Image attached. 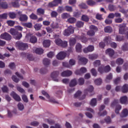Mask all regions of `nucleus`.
Returning <instances> with one entry per match:
<instances>
[{"label": "nucleus", "mask_w": 128, "mask_h": 128, "mask_svg": "<svg viewBox=\"0 0 128 128\" xmlns=\"http://www.w3.org/2000/svg\"><path fill=\"white\" fill-rule=\"evenodd\" d=\"M18 108L20 110H22L24 108V104L22 103H19L18 105Z\"/></svg>", "instance_id": "4d7b16f0"}, {"label": "nucleus", "mask_w": 128, "mask_h": 128, "mask_svg": "<svg viewBox=\"0 0 128 128\" xmlns=\"http://www.w3.org/2000/svg\"><path fill=\"white\" fill-rule=\"evenodd\" d=\"M112 73H110L106 77V82H108V80H112Z\"/></svg>", "instance_id": "603ef678"}, {"label": "nucleus", "mask_w": 128, "mask_h": 128, "mask_svg": "<svg viewBox=\"0 0 128 128\" xmlns=\"http://www.w3.org/2000/svg\"><path fill=\"white\" fill-rule=\"evenodd\" d=\"M21 56H24V58H27L29 60H34V58L32 54H30L28 53L22 52L21 54Z\"/></svg>", "instance_id": "4468645a"}, {"label": "nucleus", "mask_w": 128, "mask_h": 128, "mask_svg": "<svg viewBox=\"0 0 128 128\" xmlns=\"http://www.w3.org/2000/svg\"><path fill=\"white\" fill-rule=\"evenodd\" d=\"M111 70L110 66L108 65L104 68L102 66H100L98 68V72H100V74H103L104 72H110Z\"/></svg>", "instance_id": "6e6552de"}, {"label": "nucleus", "mask_w": 128, "mask_h": 128, "mask_svg": "<svg viewBox=\"0 0 128 128\" xmlns=\"http://www.w3.org/2000/svg\"><path fill=\"white\" fill-rule=\"evenodd\" d=\"M118 102V100H115L114 101L112 102L111 106L112 108H114V106H116V108L115 109V112L116 114H118L120 112V110H122V106L120 105H117Z\"/></svg>", "instance_id": "0eeeda50"}, {"label": "nucleus", "mask_w": 128, "mask_h": 128, "mask_svg": "<svg viewBox=\"0 0 128 128\" xmlns=\"http://www.w3.org/2000/svg\"><path fill=\"white\" fill-rule=\"evenodd\" d=\"M22 100L24 102H28V96L26 94H23L22 96Z\"/></svg>", "instance_id": "8fccbe9b"}, {"label": "nucleus", "mask_w": 128, "mask_h": 128, "mask_svg": "<svg viewBox=\"0 0 128 128\" xmlns=\"http://www.w3.org/2000/svg\"><path fill=\"white\" fill-rule=\"evenodd\" d=\"M11 96H12V98L16 100V102H20L22 99L20 98V96H18V94H16L14 92H12L10 94Z\"/></svg>", "instance_id": "f8f14e48"}, {"label": "nucleus", "mask_w": 128, "mask_h": 128, "mask_svg": "<svg viewBox=\"0 0 128 128\" xmlns=\"http://www.w3.org/2000/svg\"><path fill=\"white\" fill-rule=\"evenodd\" d=\"M70 52H72V48L68 50L67 52H60L57 54L56 58L60 60H64L66 54H70Z\"/></svg>", "instance_id": "f03ea898"}, {"label": "nucleus", "mask_w": 128, "mask_h": 128, "mask_svg": "<svg viewBox=\"0 0 128 128\" xmlns=\"http://www.w3.org/2000/svg\"><path fill=\"white\" fill-rule=\"evenodd\" d=\"M68 22L70 24H74L76 22V19L74 18H70L68 20Z\"/></svg>", "instance_id": "58836bf2"}, {"label": "nucleus", "mask_w": 128, "mask_h": 128, "mask_svg": "<svg viewBox=\"0 0 128 128\" xmlns=\"http://www.w3.org/2000/svg\"><path fill=\"white\" fill-rule=\"evenodd\" d=\"M122 92L124 94H126V92H128V85L126 84H125L122 88Z\"/></svg>", "instance_id": "7c9ffc66"}, {"label": "nucleus", "mask_w": 128, "mask_h": 128, "mask_svg": "<svg viewBox=\"0 0 128 128\" xmlns=\"http://www.w3.org/2000/svg\"><path fill=\"white\" fill-rule=\"evenodd\" d=\"M16 46L21 50H24L28 48V44L23 43L20 42H16Z\"/></svg>", "instance_id": "20e7f679"}, {"label": "nucleus", "mask_w": 128, "mask_h": 128, "mask_svg": "<svg viewBox=\"0 0 128 128\" xmlns=\"http://www.w3.org/2000/svg\"><path fill=\"white\" fill-rule=\"evenodd\" d=\"M76 40L74 38H71L70 40V46H74V44H76Z\"/></svg>", "instance_id": "72a5a7b5"}, {"label": "nucleus", "mask_w": 128, "mask_h": 128, "mask_svg": "<svg viewBox=\"0 0 128 128\" xmlns=\"http://www.w3.org/2000/svg\"><path fill=\"white\" fill-rule=\"evenodd\" d=\"M42 24H36L34 26V28L36 30H40V28H42Z\"/></svg>", "instance_id": "a19ab883"}, {"label": "nucleus", "mask_w": 128, "mask_h": 128, "mask_svg": "<svg viewBox=\"0 0 128 128\" xmlns=\"http://www.w3.org/2000/svg\"><path fill=\"white\" fill-rule=\"evenodd\" d=\"M124 40V37L123 36H116V42H122Z\"/></svg>", "instance_id": "c9c22d12"}, {"label": "nucleus", "mask_w": 128, "mask_h": 128, "mask_svg": "<svg viewBox=\"0 0 128 128\" xmlns=\"http://www.w3.org/2000/svg\"><path fill=\"white\" fill-rule=\"evenodd\" d=\"M102 81L100 78H98L94 80V82L97 86H100V84H102Z\"/></svg>", "instance_id": "864d4df0"}, {"label": "nucleus", "mask_w": 128, "mask_h": 128, "mask_svg": "<svg viewBox=\"0 0 128 128\" xmlns=\"http://www.w3.org/2000/svg\"><path fill=\"white\" fill-rule=\"evenodd\" d=\"M119 27V34H124L126 30V24H120L118 26Z\"/></svg>", "instance_id": "9d476101"}, {"label": "nucleus", "mask_w": 128, "mask_h": 128, "mask_svg": "<svg viewBox=\"0 0 128 128\" xmlns=\"http://www.w3.org/2000/svg\"><path fill=\"white\" fill-rule=\"evenodd\" d=\"M80 8H88V6L84 3H82L79 5Z\"/></svg>", "instance_id": "338daca9"}, {"label": "nucleus", "mask_w": 128, "mask_h": 128, "mask_svg": "<svg viewBox=\"0 0 128 128\" xmlns=\"http://www.w3.org/2000/svg\"><path fill=\"white\" fill-rule=\"evenodd\" d=\"M64 8L65 10H66V12H72V6H66Z\"/></svg>", "instance_id": "de8ad7c7"}, {"label": "nucleus", "mask_w": 128, "mask_h": 128, "mask_svg": "<svg viewBox=\"0 0 128 128\" xmlns=\"http://www.w3.org/2000/svg\"><path fill=\"white\" fill-rule=\"evenodd\" d=\"M88 20H90V18H88V16L83 15L82 16V20H84V22H88Z\"/></svg>", "instance_id": "3c124183"}, {"label": "nucleus", "mask_w": 128, "mask_h": 128, "mask_svg": "<svg viewBox=\"0 0 128 128\" xmlns=\"http://www.w3.org/2000/svg\"><path fill=\"white\" fill-rule=\"evenodd\" d=\"M106 54H108L110 56H112L114 54V50L112 48H108L106 50Z\"/></svg>", "instance_id": "b1692460"}, {"label": "nucleus", "mask_w": 128, "mask_h": 128, "mask_svg": "<svg viewBox=\"0 0 128 128\" xmlns=\"http://www.w3.org/2000/svg\"><path fill=\"white\" fill-rule=\"evenodd\" d=\"M43 63L44 66H48V64H50V60H48V58H46L43 60Z\"/></svg>", "instance_id": "79ce46f5"}, {"label": "nucleus", "mask_w": 128, "mask_h": 128, "mask_svg": "<svg viewBox=\"0 0 128 128\" xmlns=\"http://www.w3.org/2000/svg\"><path fill=\"white\" fill-rule=\"evenodd\" d=\"M94 47L93 46H89L88 48H85L84 50V52L86 54L88 52H94Z\"/></svg>", "instance_id": "f3484780"}, {"label": "nucleus", "mask_w": 128, "mask_h": 128, "mask_svg": "<svg viewBox=\"0 0 128 128\" xmlns=\"http://www.w3.org/2000/svg\"><path fill=\"white\" fill-rule=\"evenodd\" d=\"M43 46L44 48H48L50 46V40H45L43 42Z\"/></svg>", "instance_id": "c85d7f7f"}, {"label": "nucleus", "mask_w": 128, "mask_h": 128, "mask_svg": "<svg viewBox=\"0 0 128 128\" xmlns=\"http://www.w3.org/2000/svg\"><path fill=\"white\" fill-rule=\"evenodd\" d=\"M0 38L6 40H12V36H10V34L7 32L2 34L0 35Z\"/></svg>", "instance_id": "9b49d317"}, {"label": "nucleus", "mask_w": 128, "mask_h": 128, "mask_svg": "<svg viewBox=\"0 0 128 128\" xmlns=\"http://www.w3.org/2000/svg\"><path fill=\"white\" fill-rule=\"evenodd\" d=\"M74 28L72 26H70L68 27L67 29H66L64 32L63 34L65 36H70L72 34H74Z\"/></svg>", "instance_id": "423d86ee"}, {"label": "nucleus", "mask_w": 128, "mask_h": 128, "mask_svg": "<svg viewBox=\"0 0 128 128\" xmlns=\"http://www.w3.org/2000/svg\"><path fill=\"white\" fill-rule=\"evenodd\" d=\"M104 42L106 44H110V36L108 37H106L104 39Z\"/></svg>", "instance_id": "ea45409f"}, {"label": "nucleus", "mask_w": 128, "mask_h": 128, "mask_svg": "<svg viewBox=\"0 0 128 128\" xmlns=\"http://www.w3.org/2000/svg\"><path fill=\"white\" fill-rule=\"evenodd\" d=\"M18 2H20V0H12L10 3V4L12 5L14 8H18V6H20Z\"/></svg>", "instance_id": "5701e85b"}, {"label": "nucleus", "mask_w": 128, "mask_h": 128, "mask_svg": "<svg viewBox=\"0 0 128 128\" xmlns=\"http://www.w3.org/2000/svg\"><path fill=\"white\" fill-rule=\"evenodd\" d=\"M16 89L18 90V92H21V94H25L26 91H24V88H22L20 86H17Z\"/></svg>", "instance_id": "a18cd8bd"}, {"label": "nucleus", "mask_w": 128, "mask_h": 128, "mask_svg": "<svg viewBox=\"0 0 128 128\" xmlns=\"http://www.w3.org/2000/svg\"><path fill=\"white\" fill-rule=\"evenodd\" d=\"M25 40L26 42H28V40H30L32 44H36V42H38V38H36V36H32V34H30V33H29L26 35L25 38Z\"/></svg>", "instance_id": "7ed1b4c3"}, {"label": "nucleus", "mask_w": 128, "mask_h": 128, "mask_svg": "<svg viewBox=\"0 0 128 128\" xmlns=\"http://www.w3.org/2000/svg\"><path fill=\"white\" fill-rule=\"evenodd\" d=\"M116 64H124V59L122 58H118L116 60Z\"/></svg>", "instance_id": "37998d69"}, {"label": "nucleus", "mask_w": 128, "mask_h": 128, "mask_svg": "<svg viewBox=\"0 0 128 128\" xmlns=\"http://www.w3.org/2000/svg\"><path fill=\"white\" fill-rule=\"evenodd\" d=\"M28 16L26 14H22L20 16V22H26L28 20Z\"/></svg>", "instance_id": "c756f323"}, {"label": "nucleus", "mask_w": 128, "mask_h": 128, "mask_svg": "<svg viewBox=\"0 0 128 128\" xmlns=\"http://www.w3.org/2000/svg\"><path fill=\"white\" fill-rule=\"evenodd\" d=\"M76 40H80L82 42L86 44L88 42V38L84 36H77L76 37Z\"/></svg>", "instance_id": "393cba45"}, {"label": "nucleus", "mask_w": 128, "mask_h": 128, "mask_svg": "<svg viewBox=\"0 0 128 128\" xmlns=\"http://www.w3.org/2000/svg\"><path fill=\"white\" fill-rule=\"evenodd\" d=\"M94 66H98L100 64V60H96L93 64Z\"/></svg>", "instance_id": "680f3d73"}, {"label": "nucleus", "mask_w": 128, "mask_h": 128, "mask_svg": "<svg viewBox=\"0 0 128 128\" xmlns=\"http://www.w3.org/2000/svg\"><path fill=\"white\" fill-rule=\"evenodd\" d=\"M55 44L59 46H62V48H66L68 46V42L62 41L60 38H56L55 40Z\"/></svg>", "instance_id": "39448f33"}, {"label": "nucleus", "mask_w": 128, "mask_h": 128, "mask_svg": "<svg viewBox=\"0 0 128 128\" xmlns=\"http://www.w3.org/2000/svg\"><path fill=\"white\" fill-rule=\"evenodd\" d=\"M86 72V68L84 67L80 68V70H77L76 71V74H82Z\"/></svg>", "instance_id": "6ab92c4d"}, {"label": "nucleus", "mask_w": 128, "mask_h": 128, "mask_svg": "<svg viewBox=\"0 0 128 128\" xmlns=\"http://www.w3.org/2000/svg\"><path fill=\"white\" fill-rule=\"evenodd\" d=\"M51 16L52 18H56V16H58V12H55V11H53L51 12Z\"/></svg>", "instance_id": "69168bd1"}, {"label": "nucleus", "mask_w": 128, "mask_h": 128, "mask_svg": "<svg viewBox=\"0 0 128 128\" xmlns=\"http://www.w3.org/2000/svg\"><path fill=\"white\" fill-rule=\"evenodd\" d=\"M90 106H96V98H94L90 102Z\"/></svg>", "instance_id": "473e14b6"}, {"label": "nucleus", "mask_w": 128, "mask_h": 128, "mask_svg": "<svg viewBox=\"0 0 128 128\" xmlns=\"http://www.w3.org/2000/svg\"><path fill=\"white\" fill-rule=\"evenodd\" d=\"M76 79L72 80L70 84V88L76 86Z\"/></svg>", "instance_id": "f704fd0d"}, {"label": "nucleus", "mask_w": 128, "mask_h": 128, "mask_svg": "<svg viewBox=\"0 0 128 128\" xmlns=\"http://www.w3.org/2000/svg\"><path fill=\"white\" fill-rule=\"evenodd\" d=\"M6 22L10 26H14V20H8Z\"/></svg>", "instance_id": "09e8293b"}, {"label": "nucleus", "mask_w": 128, "mask_h": 128, "mask_svg": "<svg viewBox=\"0 0 128 128\" xmlns=\"http://www.w3.org/2000/svg\"><path fill=\"white\" fill-rule=\"evenodd\" d=\"M120 102L122 104H126L128 102V97L126 96H123L120 98Z\"/></svg>", "instance_id": "aec40b11"}, {"label": "nucleus", "mask_w": 128, "mask_h": 128, "mask_svg": "<svg viewBox=\"0 0 128 128\" xmlns=\"http://www.w3.org/2000/svg\"><path fill=\"white\" fill-rule=\"evenodd\" d=\"M10 32L16 40H20L22 36V33L18 32L16 31L14 28H11L10 30Z\"/></svg>", "instance_id": "f257e3e1"}, {"label": "nucleus", "mask_w": 128, "mask_h": 128, "mask_svg": "<svg viewBox=\"0 0 128 128\" xmlns=\"http://www.w3.org/2000/svg\"><path fill=\"white\" fill-rule=\"evenodd\" d=\"M71 74H72V72L70 70L64 71L61 73L62 76H70Z\"/></svg>", "instance_id": "a211bd4d"}, {"label": "nucleus", "mask_w": 128, "mask_h": 128, "mask_svg": "<svg viewBox=\"0 0 128 128\" xmlns=\"http://www.w3.org/2000/svg\"><path fill=\"white\" fill-rule=\"evenodd\" d=\"M122 50H124V52L128 50V43H124L122 46Z\"/></svg>", "instance_id": "e433bc0d"}, {"label": "nucleus", "mask_w": 128, "mask_h": 128, "mask_svg": "<svg viewBox=\"0 0 128 128\" xmlns=\"http://www.w3.org/2000/svg\"><path fill=\"white\" fill-rule=\"evenodd\" d=\"M105 32H112V28L110 26H106L104 28Z\"/></svg>", "instance_id": "2f4dec72"}, {"label": "nucleus", "mask_w": 128, "mask_h": 128, "mask_svg": "<svg viewBox=\"0 0 128 128\" xmlns=\"http://www.w3.org/2000/svg\"><path fill=\"white\" fill-rule=\"evenodd\" d=\"M108 8L110 12H114L116 10V6L113 5H110Z\"/></svg>", "instance_id": "774afa93"}, {"label": "nucleus", "mask_w": 128, "mask_h": 128, "mask_svg": "<svg viewBox=\"0 0 128 128\" xmlns=\"http://www.w3.org/2000/svg\"><path fill=\"white\" fill-rule=\"evenodd\" d=\"M44 122H48L49 124H54V121L52 120L45 119Z\"/></svg>", "instance_id": "13d9d810"}, {"label": "nucleus", "mask_w": 128, "mask_h": 128, "mask_svg": "<svg viewBox=\"0 0 128 128\" xmlns=\"http://www.w3.org/2000/svg\"><path fill=\"white\" fill-rule=\"evenodd\" d=\"M128 109L126 108H125L124 109L122 112V114L120 115V116L122 118H126V116H128Z\"/></svg>", "instance_id": "cd10ccee"}, {"label": "nucleus", "mask_w": 128, "mask_h": 128, "mask_svg": "<svg viewBox=\"0 0 128 128\" xmlns=\"http://www.w3.org/2000/svg\"><path fill=\"white\" fill-rule=\"evenodd\" d=\"M70 15L68 13H63L62 14V18H70Z\"/></svg>", "instance_id": "5fc2aeb1"}, {"label": "nucleus", "mask_w": 128, "mask_h": 128, "mask_svg": "<svg viewBox=\"0 0 128 128\" xmlns=\"http://www.w3.org/2000/svg\"><path fill=\"white\" fill-rule=\"evenodd\" d=\"M91 74L94 76H96V74H98V72H96V70L94 68L91 70Z\"/></svg>", "instance_id": "e2e57ef3"}, {"label": "nucleus", "mask_w": 128, "mask_h": 128, "mask_svg": "<svg viewBox=\"0 0 128 128\" xmlns=\"http://www.w3.org/2000/svg\"><path fill=\"white\" fill-rule=\"evenodd\" d=\"M90 30L87 32L88 36H94V32L98 30V28L94 25H92L90 26Z\"/></svg>", "instance_id": "1a4fd4ad"}, {"label": "nucleus", "mask_w": 128, "mask_h": 128, "mask_svg": "<svg viewBox=\"0 0 128 128\" xmlns=\"http://www.w3.org/2000/svg\"><path fill=\"white\" fill-rule=\"evenodd\" d=\"M42 94L44 96H46V98L49 102H54V100H52V98L50 96V95H48V94L44 90L42 91Z\"/></svg>", "instance_id": "a878e982"}, {"label": "nucleus", "mask_w": 128, "mask_h": 128, "mask_svg": "<svg viewBox=\"0 0 128 128\" xmlns=\"http://www.w3.org/2000/svg\"><path fill=\"white\" fill-rule=\"evenodd\" d=\"M98 58V54H92L89 55L90 60H96Z\"/></svg>", "instance_id": "49530a36"}, {"label": "nucleus", "mask_w": 128, "mask_h": 128, "mask_svg": "<svg viewBox=\"0 0 128 128\" xmlns=\"http://www.w3.org/2000/svg\"><path fill=\"white\" fill-rule=\"evenodd\" d=\"M74 97L79 98V100H84L86 98L85 96H82V92L78 90L74 95Z\"/></svg>", "instance_id": "ddd939ff"}, {"label": "nucleus", "mask_w": 128, "mask_h": 128, "mask_svg": "<svg viewBox=\"0 0 128 128\" xmlns=\"http://www.w3.org/2000/svg\"><path fill=\"white\" fill-rule=\"evenodd\" d=\"M78 84L80 86H82L84 84V79L82 78H80L78 80Z\"/></svg>", "instance_id": "c03bdc74"}, {"label": "nucleus", "mask_w": 128, "mask_h": 128, "mask_svg": "<svg viewBox=\"0 0 128 128\" xmlns=\"http://www.w3.org/2000/svg\"><path fill=\"white\" fill-rule=\"evenodd\" d=\"M22 26H26V28H30L32 26V24L30 22L23 24Z\"/></svg>", "instance_id": "6e6d98bb"}, {"label": "nucleus", "mask_w": 128, "mask_h": 128, "mask_svg": "<svg viewBox=\"0 0 128 128\" xmlns=\"http://www.w3.org/2000/svg\"><path fill=\"white\" fill-rule=\"evenodd\" d=\"M82 44H77L76 46V52H82Z\"/></svg>", "instance_id": "bb28decb"}, {"label": "nucleus", "mask_w": 128, "mask_h": 128, "mask_svg": "<svg viewBox=\"0 0 128 128\" xmlns=\"http://www.w3.org/2000/svg\"><path fill=\"white\" fill-rule=\"evenodd\" d=\"M9 16L12 19L16 18V14L14 12H10L9 13Z\"/></svg>", "instance_id": "bf43d9fd"}, {"label": "nucleus", "mask_w": 128, "mask_h": 128, "mask_svg": "<svg viewBox=\"0 0 128 128\" xmlns=\"http://www.w3.org/2000/svg\"><path fill=\"white\" fill-rule=\"evenodd\" d=\"M33 50L34 52H35L37 54H42L44 52V50H42V48H34L33 49Z\"/></svg>", "instance_id": "4be33fe9"}, {"label": "nucleus", "mask_w": 128, "mask_h": 128, "mask_svg": "<svg viewBox=\"0 0 128 128\" xmlns=\"http://www.w3.org/2000/svg\"><path fill=\"white\" fill-rule=\"evenodd\" d=\"M86 92H94V86H89L88 88L86 90Z\"/></svg>", "instance_id": "052dcab7"}, {"label": "nucleus", "mask_w": 128, "mask_h": 128, "mask_svg": "<svg viewBox=\"0 0 128 128\" xmlns=\"http://www.w3.org/2000/svg\"><path fill=\"white\" fill-rule=\"evenodd\" d=\"M78 58L79 62L81 64H86V63L88 62V59L80 56H78Z\"/></svg>", "instance_id": "412c9836"}, {"label": "nucleus", "mask_w": 128, "mask_h": 128, "mask_svg": "<svg viewBox=\"0 0 128 128\" xmlns=\"http://www.w3.org/2000/svg\"><path fill=\"white\" fill-rule=\"evenodd\" d=\"M58 74H60V72H58V71L54 72L52 74L51 77L52 78H53V80H54V82H58V80L56 78Z\"/></svg>", "instance_id": "2eb2a0df"}, {"label": "nucleus", "mask_w": 128, "mask_h": 128, "mask_svg": "<svg viewBox=\"0 0 128 128\" xmlns=\"http://www.w3.org/2000/svg\"><path fill=\"white\" fill-rule=\"evenodd\" d=\"M104 105H102L99 109V112L98 114L100 116H106L107 114L106 111L104 110L103 112L102 113V111L103 110H104Z\"/></svg>", "instance_id": "dca6fc26"}, {"label": "nucleus", "mask_w": 128, "mask_h": 128, "mask_svg": "<svg viewBox=\"0 0 128 128\" xmlns=\"http://www.w3.org/2000/svg\"><path fill=\"white\" fill-rule=\"evenodd\" d=\"M84 23L82 21H78L76 23V26L77 28H82L84 26Z\"/></svg>", "instance_id": "4c0bfd02"}, {"label": "nucleus", "mask_w": 128, "mask_h": 128, "mask_svg": "<svg viewBox=\"0 0 128 128\" xmlns=\"http://www.w3.org/2000/svg\"><path fill=\"white\" fill-rule=\"evenodd\" d=\"M87 4L88 6H94V4H96L95 2L92 0H89L87 1Z\"/></svg>", "instance_id": "0e129e2a"}]
</instances>
